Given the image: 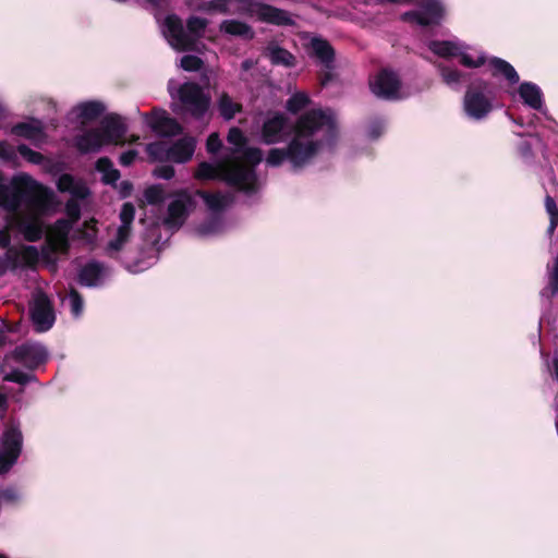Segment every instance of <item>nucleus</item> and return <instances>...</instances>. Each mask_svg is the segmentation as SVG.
Segmentation results:
<instances>
[{"label":"nucleus","mask_w":558,"mask_h":558,"mask_svg":"<svg viewBox=\"0 0 558 558\" xmlns=\"http://www.w3.org/2000/svg\"><path fill=\"white\" fill-rule=\"evenodd\" d=\"M289 141L284 147L271 148L265 162L269 167H279L284 161L292 170H301L311 165L325 151H330L337 138V122L331 109L313 108L302 113L290 126L284 113L268 112L260 129V141L275 145Z\"/></svg>","instance_id":"nucleus-1"},{"label":"nucleus","mask_w":558,"mask_h":558,"mask_svg":"<svg viewBox=\"0 0 558 558\" xmlns=\"http://www.w3.org/2000/svg\"><path fill=\"white\" fill-rule=\"evenodd\" d=\"M53 193L25 172L0 184V206L13 215V222L26 241L35 242L44 234L40 216L48 211Z\"/></svg>","instance_id":"nucleus-2"},{"label":"nucleus","mask_w":558,"mask_h":558,"mask_svg":"<svg viewBox=\"0 0 558 558\" xmlns=\"http://www.w3.org/2000/svg\"><path fill=\"white\" fill-rule=\"evenodd\" d=\"M231 151L222 160L215 163L203 161L198 165L195 177L199 180H222L246 194L257 190L255 167L263 159V151L256 147L246 146V137L238 128H231L228 133Z\"/></svg>","instance_id":"nucleus-3"},{"label":"nucleus","mask_w":558,"mask_h":558,"mask_svg":"<svg viewBox=\"0 0 558 558\" xmlns=\"http://www.w3.org/2000/svg\"><path fill=\"white\" fill-rule=\"evenodd\" d=\"M57 187L61 193L71 195V199L65 204V213L69 219L57 220L47 231L46 242L52 253H66L70 246L69 234L73 223L81 217L78 201L85 199L89 195V189L82 180L69 173L59 177Z\"/></svg>","instance_id":"nucleus-4"},{"label":"nucleus","mask_w":558,"mask_h":558,"mask_svg":"<svg viewBox=\"0 0 558 558\" xmlns=\"http://www.w3.org/2000/svg\"><path fill=\"white\" fill-rule=\"evenodd\" d=\"M48 357L47 348L39 342L26 341L15 347L4 356L2 367L10 371L4 373L3 380L19 385L36 381V376L29 372L44 365Z\"/></svg>","instance_id":"nucleus-5"},{"label":"nucleus","mask_w":558,"mask_h":558,"mask_svg":"<svg viewBox=\"0 0 558 558\" xmlns=\"http://www.w3.org/2000/svg\"><path fill=\"white\" fill-rule=\"evenodd\" d=\"M186 26L187 29L185 31L182 21L174 14L168 15L161 25V32L168 44L178 51L197 49V43L204 34L207 20L191 16Z\"/></svg>","instance_id":"nucleus-6"},{"label":"nucleus","mask_w":558,"mask_h":558,"mask_svg":"<svg viewBox=\"0 0 558 558\" xmlns=\"http://www.w3.org/2000/svg\"><path fill=\"white\" fill-rule=\"evenodd\" d=\"M169 93L175 104L174 111L201 120L210 107V96L195 82H185L178 87L172 82L168 85Z\"/></svg>","instance_id":"nucleus-7"},{"label":"nucleus","mask_w":558,"mask_h":558,"mask_svg":"<svg viewBox=\"0 0 558 558\" xmlns=\"http://www.w3.org/2000/svg\"><path fill=\"white\" fill-rule=\"evenodd\" d=\"M214 7L222 13H230L232 4H239L235 12L256 17L258 21L275 25L293 23L290 14L276 7L256 0H213Z\"/></svg>","instance_id":"nucleus-8"},{"label":"nucleus","mask_w":558,"mask_h":558,"mask_svg":"<svg viewBox=\"0 0 558 558\" xmlns=\"http://www.w3.org/2000/svg\"><path fill=\"white\" fill-rule=\"evenodd\" d=\"M493 100L490 84L483 80L474 81L463 97V112L472 121H483L493 110Z\"/></svg>","instance_id":"nucleus-9"},{"label":"nucleus","mask_w":558,"mask_h":558,"mask_svg":"<svg viewBox=\"0 0 558 558\" xmlns=\"http://www.w3.org/2000/svg\"><path fill=\"white\" fill-rule=\"evenodd\" d=\"M23 442L21 424L14 420L5 423L0 434V476L7 475L16 464L23 450Z\"/></svg>","instance_id":"nucleus-10"},{"label":"nucleus","mask_w":558,"mask_h":558,"mask_svg":"<svg viewBox=\"0 0 558 558\" xmlns=\"http://www.w3.org/2000/svg\"><path fill=\"white\" fill-rule=\"evenodd\" d=\"M119 218L120 225L114 229L112 238L105 246V254L109 257H116L129 243L132 236L135 207L131 203L123 204Z\"/></svg>","instance_id":"nucleus-11"},{"label":"nucleus","mask_w":558,"mask_h":558,"mask_svg":"<svg viewBox=\"0 0 558 558\" xmlns=\"http://www.w3.org/2000/svg\"><path fill=\"white\" fill-rule=\"evenodd\" d=\"M29 314L34 328L38 332L49 330L56 320L53 306L48 295L38 290L33 294L29 303Z\"/></svg>","instance_id":"nucleus-12"},{"label":"nucleus","mask_w":558,"mask_h":558,"mask_svg":"<svg viewBox=\"0 0 558 558\" xmlns=\"http://www.w3.org/2000/svg\"><path fill=\"white\" fill-rule=\"evenodd\" d=\"M372 93L385 100H399L403 98L401 81L393 71L384 69L369 82Z\"/></svg>","instance_id":"nucleus-13"},{"label":"nucleus","mask_w":558,"mask_h":558,"mask_svg":"<svg viewBox=\"0 0 558 558\" xmlns=\"http://www.w3.org/2000/svg\"><path fill=\"white\" fill-rule=\"evenodd\" d=\"M193 204V198L189 193L179 192L174 194L173 199L168 205L163 225L172 231L179 230L186 220Z\"/></svg>","instance_id":"nucleus-14"},{"label":"nucleus","mask_w":558,"mask_h":558,"mask_svg":"<svg viewBox=\"0 0 558 558\" xmlns=\"http://www.w3.org/2000/svg\"><path fill=\"white\" fill-rule=\"evenodd\" d=\"M37 259L38 251L35 246L27 245L21 250L11 247L0 256V276L23 266H32Z\"/></svg>","instance_id":"nucleus-15"},{"label":"nucleus","mask_w":558,"mask_h":558,"mask_svg":"<svg viewBox=\"0 0 558 558\" xmlns=\"http://www.w3.org/2000/svg\"><path fill=\"white\" fill-rule=\"evenodd\" d=\"M142 117L159 136L170 137L181 133L180 124L162 109L155 108L150 114L143 113Z\"/></svg>","instance_id":"nucleus-16"},{"label":"nucleus","mask_w":558,"mask_h":558,"mask_svg":"<svg viewBox=\"0 0 558 558\" xmlns=\"http://www.w3.org/2000/svg\"><path fill=\"white\" fill-rule=\"evenodd\" d=\"M110 269L104 263L90 260L85 264L78 272V282L88 288H98L104 284Z\"/></svg>","instance_id":"nucleus-17"},{"label":"nucleus","mask_w":558,"mask_h":558,"mask_svg":"<svg viewBox=\"0 0 558 558\" xmlns=\"http://www.w3.org/2000/svg\"><path fill=\"white\" fill-rule=\"evenodd\" d=\"M105 144H119L126 133V125L122 118L111 113L106 116L100 123V128Z\"/></svg>","instance_id":"nucleus-18"},{"label":"nucleus","mask_w":558,"mask_h":558,"mask_svg":"<svg viewBox=\"0 0 558 558\" xmlns=\"http://www.w3.org/2000/svg\"><path fill=\"white\" fill-rule=\"evenodd\" d=\"M12 133L31 141L36 146H40L47 140L44 124L39 120L17 123L12 128Z\"/></svg>","instance_id":"nucleus-19"},{"label":"nucleus","mask_w":558,"mask_h":558,"mask_svg":"<svg viewBox=\"0 0 558 558\" xmlns=\"http://www.w3.org/2000/svg\"><path fill=\"white\" fill-rule=\"evenodd\" d=\"M73 143L81 154H88L98 151L105 145V140L100 130L90 129L77 134Z\"/></svg>","instance_id":"nucleus-20"},{"label":"nucleus","mask_w":558,"mask_h":558,"mask_svg":"<svg viewBox=\"0 0 558 558\" xmlns=\"http://www.w3.org/2000/svg\"><path fill=\"white\" fill-rule=\"evenodd\" d=\"M107 107L100 100H86L75 105L71 114L82 123L90 122L102 116Z\"/></svg>","instance_id":"nucleus-21"},{"label":"nucleus","mask_w":558,"mask_h":558,"mask_svg":"<svg viewBox=\"0 0 558 558\" xmlns=\"http://www.w3.org/2000/svg\"><path fill=\"white\" fill-rule=\"evenodd\" d=\"M518 95L526 107L536 111H543L544 94L537 84L532 82H522L519 85Z\"/></svg>","instance_id":"nucleus-22"},{"label":"nucleus","mask_w":558,"mask_h":558,"mask_svg":"<svg viewBox=\"0 0 558 558\" xmlns=\"http://www.w3.org/2000/svg\"><path fill=\"white\" fill-rule=\"evenodd\" d=\"M426 47L434 56L446 60L458 57L463 48L462 40L456 37L448 40H428Z\"/></svg>","instance_id":"nucleus-23"},{"label":"nucleus","mask_w":558,"mask_h":558,"mask_svg":"<svg viewBox=\"0 0 558 558\" xmlns=\"http://www.w3.org/2000/svg\"><path fill=\"white\" fill-rule=\"evenodd\" d=\"M196 142L193 137L185 136L170 146V161L183 163L189 161L195 150Z\"/></svg>","instance_id":"nucleus-24"},{"label":"nucleus","mask_w":558,"mask_h":558,"mask_svg":"<svg viewBox=\"0 0 558 558\" xmlns=\"http://www.w3.org/2000/svg\"><path fill=\"white\" fill-rule=\"evenodd\" d=\"M225 230L223 215L220 213L209 214L204 221L195 228V233L201 238H211L222 233Z\"/></svg>","instance_id":"nucleus-25"},{"label":"nucleus","mask_w":558,"mask_h":558,"mask_svg":"<svg viewBox=\"0 0 558 558\" xmlns=\"http://www.w3.org/2000/svg\"><path fill=\"white\" fill-rule=\"evenodd\" d=\"M463 48L458 53L460 63L465 68H480L486 62V56L477 47L470 46L462 41Z\"/></svg>","instance_id":"nucleus-26"},{"label":"nucleus","mask_w":558,"mask_h":558,"mask_svg":"<svg viewBox=\"0 0 558 558\" xmlns=\"http://www.w3.org/2000/svg\"><path fill=\"white\" fill-rule=\"evenodd\" d=\"M217 108L223 120H232L236 113L241 112L242 105L235 101L229 94L222 93L217 99Z\"/></svg>","instance_id":"nucleus-27"},{"label":"nucleus","mask_w":558,"mask_h":558,"mask_svg":"<svg viewBox=\"0 0 558 558\" xmlns=\"http://www.w3.org/2000/svg\"><path fill=\"white\" fill-rule=\"evenodd\" d=\"M312 50L319 62L327 70H330L333 62V50L331 46L326 40L314 38L312 40Z\"/></svg>","instance_id":"nucleus-28"},{"label":"nucleus","mask_w":558,"mask_h":558,"mask_svg":"<svg viewBox=\"0 0 558 558\" xmlns=\"http://www.w3.org/2000/svg\"><path fill=\"white\" fill-rule=\"evenodd\" d=\"M489 65L494 70V75H502L511 85L518 84L520 81L515 69L506 60L500 58H492Z\"/></svg>","instance_id":"nucleus-29"},{"label":"nucleus","mask_w":558,"mask_h":558,"mask_svg":"<svg viewBox=\"0 0 558 558\" xmlns=\"http://www.w3.org/2000/svg\"><path fill=\"white\" fill-rule=\"evenodd\" d=\"M437 68L444 83L452 89H459L461 83L464 81L465 75L458 69L436 62Z\"/></svg>","instance_id":"nucleus-30"},{"label":"nucleus","mask_w":558,"mask_h":558,"mask_svg":"<svg viewBox=\"0 0 558 558\" xmlns=\"http://www.w3.org/2000/svg\"><path fill=\"white\" fill-rule=\"evenodd\" d=\"M266 54L272 64L283 65L287 68L294 65L293 54L276 44L268 45L266 48Z\"/></svg>","instance_id":"nucleus-31"},{"label":"nucleus","mask_w":558,"mask_h":558,"mask_svg":"<svg viewBox=\"0 0 558 558\" xmlns=\"http://www.w3.org/2000/svg\"><path fill=\"white\" fill-rule=\"evenodd\" d=\"M220 31L232 36L252 38L254 32L251 26L238 20H226L220 24Z\"/></svg>","instance_id":"nucleus-32"},{"label":"nucleus","mask_w":558,"mask_h":558,"mask_svg":"<svg viewBox=\"0 0 558 558\" xmlns=\"http://www.w3.org/2000/svg\"><path fill=\"white\" fill-rule=\"evenodd\" d=\"M197 194L204 199L206 206L210 210L209 214H222L223 208L229 202V197L221 193L210 194L207 192L198 191Z\"/></svg>","instance_id":"nucleus-33"},{"label":"nucleus","mask_w":558,"mask_h":558,"mask_svg":"<svg viewBox=\"0 0 558 558\" xmlns=\"http://www.w3.org/2000/svg\"><path fill=\"white\" fill-rule=\"evenodd\" d=\"M96 169L102 174V181L105 183H114L120 178V172L113 167L112 162L107 157H101L97 160Z\"/></svg>","instance_id":"nucleus-34"},{"label":"nucleus","mask_w":558,"mask_h":558,"mask_svg":"<svg viewBox=\"0 0 558 558\" xmlns=\"http://www.w3.org/2000/svg\"><path fill=\"white\" fill-rule=\"evenodd\" d=\"M311 102L310 96L304 92L292 94L286 102V109L292 114H296L305 109Z\"/></svg>","instance_id":"nucleus-35"},{"label":"nucleus","mask_w":558,"mask_h":558,"mask_svg":"<svg viewBox=\"0 0 558 558\" xmlns=\"http://www.w3.org/2000/svg\"><path fill=\"white\" fill-rule=\"evenodd\" d=\"M387 129V120L383 117L369 119L365 128V135L369 141L378 140Z\"/></svg>","instance_id":"nucleus-36"},{"label":"nucleus","mask_w":558,"mask_h":558,"mask_svg":"<svg viewBox=\"0 0 558 558\" xmlns=\"http://www.w3.org/2000/svg\"><path fill=\"white\" fill-rule=\"evenodd\" d=\"M170 144L166 142L150 143L146 151L150 158L158 161H170Z\"/></svg>","instance_id":"nucleus-37"},{"label":"nucleus","mask_w":558,"mask_h":558,"mask_svg":"<svg viewBox=\"0 0 558 558\" xmlns=\"http://www.w3.org/2000/svg\"><path fill=\"white\" fill-rule=\"evenodd\" d=\"M545 209L549 217L547 233L549 236H551L558 226V206L555 199L549 195L545 197Z\"/></svg>","instance_id":"nucleus-38"},{"label":"nucleus","mask_w":558,"mask_h":558,"mask_svg":"<svg viewBox=\"0 0 558 558\" xmlns=\"http://www.w3.org/2000/svg\"><path fill=\"white\" fill-rule=\"evenodd\" d=\"M64 302L68 303L71 314L74 318H78L83 314L84 301L76 290L71 289Z\"/></svg>","instance_id":"nucleus-39"},{"label":"nucleus","mask_w":558,"mask_h":558,"mask_svg":"<svg viewBox=\"0 0 558 558\" xmlns=\"http://www.w3.org/2000/svg\"><path fill=\"white\" fill-rule=\"evenodd\" d=\"M22 499V493L15 486L0 488V506H14Z\"/></svg>","instance_id":"nucleus-40"},{"label":"nucleus","mask_w":558,"mask_h":558,"mask_svg":"<svg viewBox=\"0 0 558 558\" xmlns=\"http://www.w3.org/2000/svg\"><path fill=\"white\" fill-rule=\"evenodd\" d=\"M166 193L161 185L156 184L147 187L144 192L145 201L150 205H158L165 201Z\"/></svg>","instance_id":"nucleus-41"},{"label":"nucleus","mask_w":558,"mask_h":558,"mask_svg":"<svg viewBox=\"0 0 558 558\" xmlns=\"http://www.w3.org/2000/svg\"><path fill=\"white\" fill-rule=\"evenodd\" d=\"M17 154L33 165H40L45 160V157L40 153L33 150L25 144L17 146Z\"/></svg>","instance_id":"nucleus-42"},{"label":"nucleus","mask_w":558,"mask_h":558,"mask_svg":"<svg viewBox=\"0 0 558 558\" xmlns=\"http://www.w3.org/2000/svg\"><path fill=\"white\" fill-rule=\"evenodd\" d=\"M0 160L7 162H15L17 160V147L8 142L0 141Z\"/></svg>","instance_id":"nucleus-43"},{"label":"nucleus","mask_w":558,"mask_h":558,"mask_svg":"<svg viewBox=\"0 0 558 558\" xmlns=\"http://www.w3.org/2000/svg\"><path fill=\"white\" fill-rule=\"evenodd\" d=\"M87 245H94L97 238V228L95 221L85 222L84 229L81 231L80 236Z\"/></svg>","instance_id":"nucleus-44"},{"label":"nucleus","mask_w":558,"mask_h":558,"mask_svg":"<svg viewBox=\"0 0 558 558\" xmlns=\"http://www.w3.org/2000/svg\"><path fill=\"white\" fill-rule=\"evenodd\" d=\"M202 65L203 61L196 56L186 54L181 58V68L185 71H197Z\"/></svg>","instance_id":"nucleus-45"},{"label":"nucleus","mask_w":558,"mask_h":558,"mask_svg":"<svg viewBox=\"0 0 558 558\" xmlns=\"http://www.w3.org/2000/svg\"><path fill=\"white\" fill-rule=\"evenodd\" d=\"M256 61L253 59H245L241 63V72H240V80L243 82H250L251 77L253 76V73H251L252 70L255 69Z\"/></svg>","instance_id":"nucleus-46"},{"label":"nucleus","mask_w":558,"mask_h":558,"mask_svg":"<svg viewBox=\"0 0 558 558\" xmlns=\"http://www.w3.org/2000/svg\"><path fill=\"white\" fill-rule=\"evenodd\" d=\"M222 146V142L218 135V133H211L206 142V148L208 153L216 154Z\"/></svg>","instance_id":"nucleus-47"},{"label":"nucleus","mask_w":558,"mask_h":558,"mask_svg":"<svg viewBox=\"0 0 558 558\" xmlns=\"http://www.w3.org/2000/svg\"><path fill=\"white\" fill-rule=\"evenodd\" d=\"M154 174L163 180H170L174 175V169L172 166H159L155 169Z\"/></svg>","instance_id":"nucleus-48"},{"label":"nucleus","mask_w":558,"mask_h":558,"mask_svg":"<svg viewBox=\"0 0 558 558\" xmlns=\"http://www.w3.org/2000/svg\"><path fill=\"white\" fill-rule=\"evenodd\" d=\"M150 266V263L145 260H135L134 263H125V267L130 272H142Z\"/></svg>","instance_id":"nucleus-49"},{"label":"nucleus","mask_w":558,"mask_h":558,"mask_svg":"<svg viewBox=\"0 0 558 558\" xmlns=\"http://www.w3.org/2000/svg\"><path fill=\"white\" fill-rule=\"evenodd\" d=\"M137 157V151L134 149L126 150L120 156V163L122 166H130Z\"/></svg>","instance_id":"nucleus-50"},{"label":"nucleus","mask_w":558,"mask_h":558,"mask_svg":"<svg viewBox=\"0 0 558 558\" xmlns=\"http://www.w3.org/2000/svg\"><path fill=\"white\" fill-rule=\"evenodd\" d=\"M519 153L523 158L532 156V146L527 141H522L518 146Z\"/></svg>","instance_id":"nucleus-51"},{"label":"nucleus","mask_w":558,"mask_h":558,"mask_svg":"<svg viewBox=\"0 0 558 558\" xmlns=\"http://www.w3.org/2000/svg\"><path fill=\"white\" fill-rule=\"evenodd\" d=\"M10 244V235L8 231L0 230V247H7Z\"/></svg>","instance_id":"nucleus-52"},{"label":"nucleus","mask_w":558,"mask_h":558,"mask_svg":"<svg viewBox=\"0 0 558 558\" xmlns=\"http://www.w3.org/2000/svg\"><path fill=\"white\" fill-rule=\"evenodd\" d=\"M8 408V397L4 393L0 392V410H7Z\"/></svg>","instance_id":"nucleus-53"},{"label":"nucleus","mask_w":558,"mask_h":558,"mask_svg":"<svg viewBox=\"0 0 558 558\" xmlns=\"http://www.w3.org/2000/svg\"><path fill=\"white\" fill-rule=\"evenodd\" d=\"M553 367H554V376L558 380V352L554 356Z\"/></svg>","instance_id":"nucleus-54"},{"label":"nucleus","mask_w":558,"mask_h":558,"mask_svg":"<svg viewBox=\"0 0 558 558\" xmlns=\"http://www.w3.org/2000/svg\"><path fill=\"white\" fill-rule=\"evenodd\" d=\"M146 1L149 2L153 5H159L161 0H146Z\"/></svg>","instance_id":"nucleus-55"},{"label":"nucleus","mask_w":558,"mask_h":558,"mask_svg":"<svg viewBox=\"0 0 558 558\" xmlns=\"http://www.w3.org/2000/svg\"><path fill=\"white\" fill-rule=\"evenodd\" d=\"M5 336L0 335V345L4 344Z\"/></svg>","instance_id":"nucleus-56"},{"label":"nucleus","mask_w":558,"mask_h":558,"mask_svg":"<svg viewBox=\"0 0 558 558\" xmlns=\"http://www.w3.org/2000/svg\"><path fill=\"white\" fill-rule=\"evenodd\" d=\"M329 78H330V75L327 73L323 81V84H326Z\"/></svg>","instance_id":"nucleus-57"},{"label":"nucleus","mask_w":558,"mask_h":558,"mask_svg":"<svg viewBox=\"0 0 558 558\" xmlns=\"http://www.w3.org/2000/svg\"><path fill=\"white\" fill-rule=\"evenodd\" d=\"M0 558H8V557L3 554H0Z\"/></svg>","instance_id":"nucleus-58"}]
</instances>
